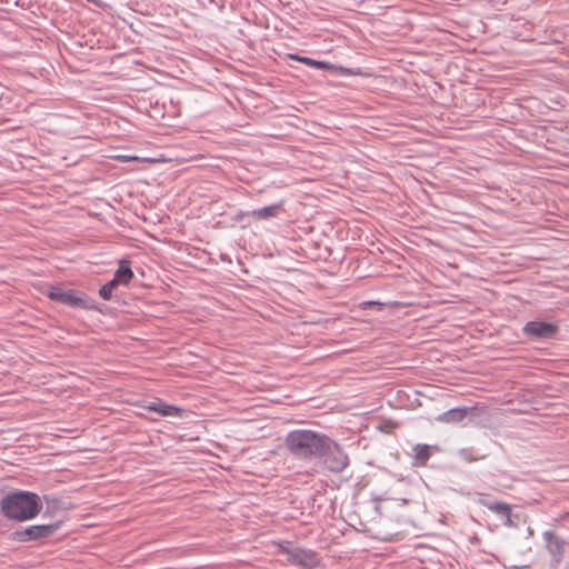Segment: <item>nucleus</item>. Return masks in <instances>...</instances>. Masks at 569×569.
Listing matches in <instances>:
<instances>
[{"mask_svg": "<svg viewBox=\"0 0 569 569\" xmlns=\"http://www.w3.org/2000/svg\"><path fill=\"white\" fill-rule=\"evenodd\" d=\"M327 437L322 432L310 429H295L286 435L283 443L287 451L296 459L311 461L321 455Z\"/></svg>", "mask_w": 569, "mask_h": 569, "instance_id": "obj_1", "label": "nucleus"}, {"mask_svg": "<svg viewBox=\"0 0 569 569\" xmlns=\"http://www.w3.org/2000/svg\"><path fill=\"white\" fill-rule=\"evenodd\" d=\"M42 508L36 492L17 490L6 495L0 501L1 513L9 520L28 521L36 518Z\"/></svg>", "mask_w": 569, "mask_h": 569, "instance_id": "obj_2", "label": "nucleus"}, {"mask_svg": "<svg viewBox=\"0 0 569 569\" xmlns=\"http://www.w3.org/2000/svg\"><path fill=\"white\" fill-rule=\"evenodd\" d=\"M46 295L50 300L71 308L84 310L97 309L94 301L86 293H79L73 289H64L61 284L50 286Z\"/></svg>", "mask_w": 569, "mask_h": 569, "instance_id": "obj_3", "label": "nucleus"}, {"mask_svg": "<svg viewBox=\"0 0 569 569\" xmlns=\"http://www.w3.org/2000/svg\"><path fill=\"white\" fill-rule=\"evenodd\" d=\"M316 460H320L323 467L333 473H340L349 466L348 455L330 437L326 438L325 448L321 449V455Z\"/></svg>", "mask_w": 569, "mask_h": 569, "instance_id": "obj_4", "label": "nucleus"}, {"mask_svg": "<svg viewBox=\"0 0 569 569\" xmlns=\"http://www.w3.org/2000/svg\"><path fill=\"white\" fill-rule=\"evenodd\" d=\"M279 552L287 556L289 563L301 569H316L321 565V558L316 551L295 547L290 542L279 545Z\"/></svg>", "mask_w": 569, "mask_h": 569, "instance_id": "obj_5", "label": "nucleus"}, {"mask_svg": "<svg viewBox=\"0 0 569 569\" xmlns=\"http://www.w3.org/2000/svg\"><path fill=\"white\" fill-rule=\"evenodd\" d=\"M60 523L33 525L11 533V539L18 542L41 541L56 533Z\"/></svg>", "mask_w": 569, "mask_h": 569, "instance_id": "obj_6", "label": "nucleus"}, {"mask_svg": "<svg viewBox=\"0 0 569 569\" xmlns=\"http://www.w3.org/2000/svg\"><path fill=\"white\" fill-rule=\"evenodd\" d=\"M542 538L550 555V567L551 569H557L565 558L569 543L552 530L543 531Z\"/></svg>", "mask_w": 569, "mask_h": 569, "instance_id": "obj_7", "label": "nucleus"}, {"mask_svg": "<svg viewBox=\"0 0 569 569\" xmlns=\"http://www.w3.org/2000/svg\"><path fill=\"white\" fill-rule=\"evenodd\" d=\"M558 332L559 327L557 323L542 320H531L522 327V333L532 340H550L553 339Z\"/></svg>", "mask_w": 569, "mask_h": 569, "instance_id": "obj_8", "label": "nucleus"}, {"mask_svg": "<svg viewBox=\"0 0 569 569\" xmlns=\"http://www.w3.org/2000/svg\"><path fill=\"white\" fill-rule=\"evenodd\" d=\"M476 411V407H456L438 415L436 420L443 423H459Z\"/></svg>", "mask_w": 569, "mask_h": 569, "instance_id": "obj_9", "label": "nucleus"}, {"mask_svg": "<svg viewBox=\"0 0 569 569\" xmlns=\"http://www.w3.org/2000/svg\"><path fill=\"white\" fill-rule=\"evenodd\" d=\"M281 211L282 201L262 208L253 209L251 211H248V214H250V217H252L254 220L262 221L278 217L281 213Z\"/></svg>", "mask_w": 569, "mask_h": 569, "instance_id": "obj_10", "label": "nucleus"}, {"mask_svg": "<svg viewBox=\"0 0 569 569\" xmlns=\"http://www.w3.org/2000/svg\"><path fill=\"white\" fill-rule=\"evenodd\" d=\"M133 278V271L129 260L122 259L113 273V280L118 286H128Z\"/></svg>", "mask_w": 569, "mask_h": 569, "instance_id": "obj_11", "label": "nucleus"}, {"mask_svg": "<svg viewBox=\"0 0 569 569\" xmlns=\"http://www.w3.org/2000/svg\"><path fill=\"white\" fill-rule=\"evenodd\" d=\"M435 448L438 450L437 446H429L426 443H417L412 447V466L413 467H425L428 462V460L431 457L430 449Z\"/></svg>", "mask_w": 569, "mask_h": 569, "instance_id": "obj_12", "label": "nucleus"}, {"mask_svg": "<svg viewBox=\"0 0 569 569\" xmlns=\"http://www.w3.org/2000/svg\"><path fill=\"white\" fill-rule=\"evenodd\" d=\"M490 511H492L497 517H499L506 527H517V523H515L512 520L510 505L502 501L495 502L490 507Z\"/></svg>", "mask_w": 569, "mask_h": 569, "instance_id": "obj_13", "label": "nucleus"}, {"mask_svg": "<svg viewBox=\"0 0 569 569\" xmlns=\"http://www.w3.org/2000/svg\"><path fill=\"white\" fill-rule=\"evenodd\" d=\"M148 410L157 412L163 417H181L183 409L173 405H168L163 401L152 402L147 407Z\"/></svg>", "mask_w": 569, "mask_h": 569, "instance_id": "obj_14", "label": "nucleus"}, {"mask_svg": "<svg viewBox=\"0 0 569 569\" xmlns=\"http://www.w3.org/2000/svg\"><path fill=\"white\" fill-rule=\"evenodd\" d=\"M289 58L291 60H296V61H299L308 67H312V68H316V69H319V70H330V69H333L335 66L329 63V62H326V61H321V60H315L312 58H309V57H303V56H297V54H289Z\"/></svg>", "mask_w": 569, "mask_h": 569, "instance_id": "obj_15", "label": "nucleus"}, {"mask_svg": "<svg viewBox=\"0 0 569 569\" xmlns=\"http://www.w3.org/2000/svg\"><path fill=\"white\" fill-rule=\"evenodd\" d=\"M118 284L114 282L113 279H111L110 281H108L107 283H104L103 286L100 287L99 289V296L103 299V300H111L112 298V291L114 288H117Z\"/></svg>", "mask_w": 569, "mask_h": 569, "instance_id": "obj_16", "label": "nucleus"}, {"mask_svg": "<svg viewBox=\"0 0 569 569\" xmlns=\"http://www.w3.org/2000/svg\"><path fill=\"white\" fill-rule=\"evenodd\" d=\"M478 502L486 507L488 510H490V507L495 503V502H499L498 500H495V499H491L489 498L487 495H480V498L478 500Z\"/></svg>", "mask_w": 569, "mask_h": 569, "instance_id": "obj_17", "label": "nucleus"}, {"mask_svg": "<svg viewBox=\"0 0 569 569\" xmlns=\"http://www.w3.org/2000/svg\"><path fill=\"white\" fill-rule=\"evenodd\" d=\"M363 306L365 307H375L378 310H381L383 307V303L379 302V301H366V302H363Z\"/></svg>", "mask_w": 569, "mask_h": 569, "instance_id": "obj_18", "label": "nucleus"}, {"mask_svg": "<svg viewBox=\"0 0 569 569\" xmlns=\"http://www.w3.org/2000/svg\"><path fill=\"white\" fill-rule=\"evenodd\" d=\"M460 456H461L463 459L468 460V461H473V460H475L473 458H471V457H470V455H468V450H467V449H462V450L460 451Z\"/></svg>", "mask_w": 569, "mask_h": 569, "instance_id": "obj_19", "label": "nucleus"}, {"mask_svg": "<svg viewBox=\"0 0 569 569\" xmlns=\"http://www.w3.org/2000/svg\"><path fill=\"white\" fill-rule=\"evenodd\" d=\"M116 159L120 161H129L136 159V157H129V156H117Z\"/></svg>", "mask_w": 569, "mask_h": 569, "instance_id": "obj_20", "label": "nucleus"}, {"mask_svg": "<svg viewBox=\"0 0 569 569\" xmlns=\"http://www.w3.org/2000/svg\"><path fill=\"white\" fill-rule=\"evenodd\" d=\"M247 216H249L248 211H239L236 216V220L239 221L240 219H242L243 217H247Z\"/></svg>", "mask_w": 569, "mask_h": 569, "instance_id": "obj_21", "label": "nucleus"}, {"mask_svg": "<svg viewBox=\"0 0 569 569\" xmlns=\"http://www.w3.org/2000/svg\"><path fill=\"white\" fill-rule=\"evenodd\" d=\"M375 510H376L378 513H380V507H379V505H378V503L376 505Z\"/></svg>", "mask_w": 569, "mask_h": 569, "instance_id": "obj_22", "label": "nucleus"}]
</instances>
